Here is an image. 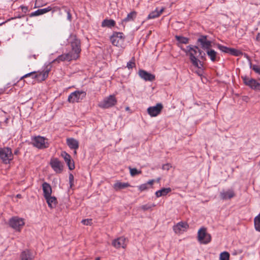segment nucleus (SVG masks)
<instances>
[{"label":"nucleus","instance_id":"1","mask_svg":"<svg viewBox=\"0 0 260 260\" xmlns=\"http://www.w3.org/2000/svg\"><path fill=\"white\" fill-rule=\"evenodd\" d=\"M80 44V40L74 38L71 42L72 51L59 55L57 58L53 60L52 62H57L59 63L60 61H71L73 59H78L81 51Z\"/></svg>","mask_w":260,"mask_h":260},{"label":"nucleus","instance_id":"2","mask_svg":"<svg viewBox=\"0 0 260 260\" xmlns=\"http://www.w3.org/2000/svg\"><path fill=\"white\" fill-rule=\"evenodd\" d=\"M182 50L184 51L186 54L189 55V59L192 64L197 68H200L199 66L201 64V61L197 58V55L198 53H201L199 48L194 46L189 45L185 48H182Z\"/></svg>","mask_w":260,"mask_h":260},{"label":"nucleus","instance_id":"3","mask_svg":"<svg viewBox=\"0 0 260 260\" xmlns=\"http://www.w3.org/2000/svg\"><path fill=\"white\" fill-rule=\"evenodd\" d=\"M51 67L47 66L45 67L42 72H38L37 73L33 72L26 74L21 77L20 80H23L24 78L31 76L32 78L37 79L38 81L41 82L44 81L48 77L49 73Z\"/></svg>","mask_w":260,"mask_h":260},{"label":"nucleus","instance_id":"4","mask_svg":"<svg viewBox=\"0 0 260 260\" xmlns=\"http://www.w3.org/2000/svg\"><path fill=\"white\" fill-rule=\"evenodd\" d=\"M12 149L7 147L0 148V159L5 164H9L13 159Z\"/></svg>","mask_w":260,"mask_h":260},{"label":"nucleus","instance_id":"5","mask_svg":"<svg viewBox=\"0 0 260 260\" xmlns=\"http://www.w3.org/2000/svg\"><path fill=\"white\" fill-rule=\"evenodd\" d=\"M117 104V99L114 95H110L98 104V106L102 109H108Z\"/></svg>","mask_w":260,"mask_h":260},{"label":"nucleus","instance_id":"6","mask_svg":"<svg viewBox=\"0 0 260 260\" xmlns=\"http://www.w3.org/2000/svg\"><path fill=\"white\" fill-rule=\"evenodd\" d=\"M32 143L35 147L41 149L48 148L49 146L48 139L40 136L34 137L32 139Z\"/></svg>","mask_w":260,"mask_h":260},{"label":"nucleus","instance_id":"7","mask_svg":"<svg viewBox=\"0 0 260 260\" xmlns=\"http://www.w3.org/2000/svg\"><path fill=\"white\" fill-rule=\"evenodd\" d=\"M198 240L201 244H207L210 242L211 236L207 232V229L205 228H202L199 230Z\"/></svg>","mask_w":260,"mask_h":260},{"label":"nucleus","instance_id":"8","mask_svg":"<svg viewBox=\"0 0 260 260\" xmlns=\"http://www.w3.org/2000/svg\"><path fill=\"white\" fill-rule=\"evenodd\" d=\"M10 226L17 231L20 232L24 225V222L22 218L17 216H14L9 220Z\"/></svg>","mask_w":260,"mask_h":260},{"label":"nucleus","instance_id":"9","mask_svg":"<svg viewBox=\"0 0 260 260\" xmlns=\"http://www.w3.org/2000/svg\"><path fill=\"white\" fill-rule=\"evenodd\" d=\"M86 94L85 91L77 90L69 95L68 100L70 103H78L82 100L85 97Z\"/></svg>","mask_w":260,"mask_h":260},{"label":"nucleus","instance_id":"10","mask_svg":"<svg viewBox=\"0 0 260 260\" xmlns=\"http://www.w3.org/2000/svg\"><path fill=\"white\" fill-rule=\"evenodd\" d=\"M124 37L122 32H114L110 38L112 44L116 46H120L124 42Z\"/></svg>","mask_w":260,"mask_h":260},{"label":"nucleus","instance_id":"11","mask_svg":"<svg viewBox=\"0 0 260 260\" xmlns=\"http://www.w3.org/2000/svg\"><path fill=\"white\" fill-rule=\"evenodd\" d=\"M242 79L244 83L254 90H260V83L254 79L248 77H242Z\"/></svg>","mask_w":260,"mask_h":260},{"label":"nucleus","instance_id":"12","mask_svg":"<svg viewBox=\"0 0 260 260\" xmlns=\"http://www.w3.org/2000/svg\"><path fill=\"white\" fill-rule=\"evenodd\" d=\"M162 109V105L161 103H158L155 106L149 107L147 110L151 117H156L161 113Z\"/></svg>","mask_w":260,"mask_h":260},{"label":"nucleus","instance_id":"13","mask_svg":"<svg viewBox=\"0 0 260 260\" xmlns=\"http://www.w3.org/2000/svg\"><path fill=\"white\" fill-rule=\"evenodd\" d=\"M50 166L56 173H60L63 170V165L57 158H52L50 162Z\"/></svg>","mask_w":260,"mask_h":260},{"label":"nucleus","instance_id":"14","mask_svg":"<svg viewBox=\"0 0 260 260\" xmlns=\"http://www.w3.org/2000/svg\"><path fill=\"white\" fill-rule=\"evenodd\" d=\"M236 196V193L232 188L222 190L220 193V197L223 200H230Z\"/></svg>","mask_w":260,"mask_h":260},{"label":"nucleus","instance_id":"15","mask_svg":"<svg viewBox=\"0 0 260 260\" xmlns=\"http://www.w3.org/2000/svg\"><path fill=\"white\" fill-rule=\"evenodd\" d=\"M127 240L125 238L121 237L114 240L112 242V245L116 248L121 247L124 248L127 245Z\"/></svg>","mask_w":260,"mask_h":260},{"label":"nucleus","instance_id":"16","mask_svg":"<svg viewBox=\"0 0 260 260\" xmlns=\"http://www.w3.org/2000/svg\"><path fill=\"white\" fill-rule=\"evenodd\" d=\"M138 74L139 76L146 81H153L155 80V76L154 75L149 73L145 70H139Z\"/></svg>","mask_w":260,"mask_h":260},{"label":"nucleus","instance_id":"17","mask_svg":"<svg viewBox=\"0 0 260 260\" xmlns=\"http://www.w3.org/2000/svg\"><path fill=\"white\" fill-rule=\"evenodd\" d=\"M188 228V225L187 223L180 222L174 226L173 230L175 233L180 234L181 233L186 231V230H187Z\"/></svg>","mask_w":260,"mask_h":260},{"label":"nucleus","instance_id":"18","mask_svg":"<svg viewBox=\"0 0 260 260\" xmlns=\"http://www.w3.org/2000/svg\"><path fill=\"white\" fill-rule=\"evenodd\" d=\"M61 156L63 158L67 163L70 170H72L75 168L74 163L71 160V156L66 151H63L61 153Z\"/></svg>","mask_w":260,"mask_h":260},{"label":"nucleus","instance_id":"19","mask_svg":"<svg viewBox=\"0 0 260 260\" xmlns=\"http://www.w3.org/2000/svg\"><path fill=\"white\" fill-rule=\"evenodd\" d=\"M198 41L201 43L202 48L205 50L206 51L211 49V42L207 40L206 36H203L199 38Z\"/></svg>","mask_w":260,"mask_h":260},{"label":"nucleus","instance_id":"20","mask_svg":"<svg viewBox=\"0 0 260 260\" xmlns=\"http://www.w3.org/2000/svg\"><path fill=\"white\" fill-rule=\"evenodd\" d=\"M67 144L71 149L76 150L79 148L78 141L74 138H68L67 139ZM74 153L76 154V151H74Z\"/></svg>","mask_w":260,"mask_h":260},{"label":"nucleus","instance_id":"21","mask_svg":"<svg viewBox=\"0 0 260 260\" xmlns=\"http://www.w3.org/2000/svg\"><path fill=\"white\" fill-rule=\"evenodd\" d=\"M165 8L164 7L161 8L160 9H159L158 8H156L155 10L151 12L148 16L147 19H154L158 17L164 11Z\"/></svg>","mask_w":260,"mask_h":260},{"label":"nucleus","instance_id":"22","mask_svg":"<svg viewBox=\"0 0 260 260\" xmlns=\"http://www.w3.org/2000/svg\"><path fill=\"white\" fill-rule=\"evenodd\" d=\"M42 189L44 198L51 195L52 188L49 183L47 182L43 183L42 184Z\"/></svg>","mask_w":260,"mask_h":260},{"label":"nucleus","instance_id":"23","mask_svg":"<svg viewBox=\"0 0 260 260\" xmlns=\"http://www.w3.org/2000/svg\"><path fill=\"white\" fill-rule=\"evenodd\" d=\"M206 52L212 61L215 62L219 60V57L217 56V53L215 50L210 49L206 50Z\"/></svg>","mask_w":260,"mask_h":260},{"label":"nucleus","instance_id":"24","mask_svg":"<svg viewBox=\"0 0 260 260\" xmlns=\"http://www.w3.org/2000/svg\"><path fill=\"white\" fill-rule=\"evenodd\" d=\"M32 253L28 250L23 251L20 255V260H34Z\"/></svg>","mask_w":260,"mask_h":260},{"label":"nucleus","instance_id":"25","mask_svg":"<svg viewBox=\"0 0 260 260\" xmlns=\"http://www.w3.org/2000/svg\"><path fill=\"white\" fill-rule=\"evenodd\" d=\"M45 199L48 205V206L51 208H53L56 207L57 201V199L55 197L51 196L45 197Z\"/></svg>","mask_w":260,"mask_h":260},{"label":"nucleus","instance_id":"26","mask_svg":"<svg viewBox=\"0 0 260 260\" xmlns=\"http://www.w3.org/2000/svg\"><path fill=\"white\" fill-rule=\"evenodd\" d=\"M129 186H131V185L128 183L121 182L120 181H117L113 185V188L116 191L125 188Z\"/></svg>","mask_w":260,"mask_h":260},{"label":"nucleus","instance_id":"27","mask_svg":"<svg viewBox=\"0 0 260 260\" xmlns=\"http://www.w3.org/2000/svg\"><path fill=\"white\" fill-rule=\"evenodd\" d=\"M172 191L170 187L162 188L161 189L157 190L155 192V194L157 198H159L162 196H165Z\"/></svg>","mask_w":260,"mask_h":260},{"label":"nucleus","instance_id":"28","mask_svg":"<svg viewBox=\"0 0 260 260\" xmlns=\"http://www.w3.org/2000/svg\"><path fill=\"white\" fill-rule=\"evenodd\" d=\"M51 10V8L50 7H48L46 8L39 9L35 12L32 13L30 14V16H39L42 14H44L47 12H48Z\"/></svg>","mask_w":260,"mask_h":260},{"label":"nucleus","instance_id":"29","mask_svg":"<svg viewBox=\"0 0 260 260\" xmlns=\"http://www.w3.org/2000/svg\"><path fill=\"white\" fill-rule=\"evenodd\" d=\"M115 25V22L114 20L112 19H105L102 23V27H108L111 28L114 26Z\"/></svg>","mask_w":260,"mask_h":260},{"label":"nucleus","instance_id":"30","mask_svg":"<svg viewBox=\"0 0 260 260\" xmlns=\"http://www.w3.org/2000/svg\"><path fill=\"white\" fill-rule=\"evenodd\" d=\"M137 13L135 11H133L128 14L127 16L122 20V22H127L128 21H133L136 17Z\"/></svg>","mask_w":260,"mask_h":260},{"label":"nucleus","instance_id":"31","mask_svg":"<svg viewBox=\"0 0 260 260\" xmlns=\"http://www.w3.org/2000/svg\"><path fill=\"white\" fill-rule=\"evenodd\" d=\"M254 223L255 230L260 232V213L254 218Z\"/></svg>","mask_w":260,"mask_h":260},{"label":"nucleus","instance_id":"32","mask_svg":"<svg viewBox=\"0 0 260 260\" xmlns=\"http://www.w3.org/2000/svg\"><path fill=\"white\" fill-rule=\"evenodd\" d=\"M175 38L180 44H186L188 43L189 39L187 38L180 36H176Z\"/></svg>","mask_w":260,"mask_h":260},{"label":"nucleus","instance_id":"33","mask_svg":"<svg viewBox=\"0 0 260 260\" xmlns=\"http://www.w3.org/2000/svg\"><path fill=\"white\" fill-rule=\"evenodd\" d=\"M229 54L238 56L242 54V52L239 50L230 48Z\"/></svg>","mask_w":260,"mask_h":260},{"label":"nucleus","instance_id":"34","mask_svg":"<svg viewBox=\"0 0 260 260\" xmlns=\"http://www.w3.org/2000/svg\"><path fill=\"white\" fill-rule=\"evenodd\" d=\"M230 254L229 252L224 251L222 252L220 254L219 259L220 260H229Z\"/></svg>","mask_w":260,"mask_h":260},{"label":"nucleus","instance_id":"35","mask_svg":"<svg viewBox=\"0 0 260 260\" xmlns=\"http://www.w3.org/2000/svg\"><path fill=\"white\" fill-rule=\"evenodd\" d=\"M217 48L222 52L226 53H229L230 48L229 47H227L226 46H223L221 44H218L217 45Z\"/></svg>","mask_w":260,"mask_h":260},{"label":"nucleus","instance_id":"36","mask_svg":"<svg viewBox=\"0 0 260 260\" xmlns=\"http://www.w3.org/2000/svg\"><path fill=\"white\" fill-rule=\"evenodd\" d=\"M155 206V205L154 204H147L146 205H142L141 207V209L144 211H146V210L151 209Z\"/></svg>","mask_w":260,"mask_h":260},{"label":"nucleus","instance_id":"37","mask_svg":"<svg viewBox=\"0 0 260 260\" xmlns=\"http://www.w3.org/2000/svg\"><path fill=\"white\" fill-rule=\"evenodd\" d=\"M129 170H130V174L132 176H135L137 175H138V174H140L141 173V171H138L136 168H129Z\"/></svg>","mask_w":260,"mask_h":260},{"label":"nucleus","instance_id":"38","mask_svg":"<svg viewBox=\"0 0 260 260\" xmlns=\"http://www.w3.org/2000/svg\"><path fill=\"white\" fill-rule=\"evenodd\" d=\"M135 67V62L134 58H132V59L127 63L126 67L128 69H132Z\"/></svg>","mask_w":260,"mask_h":260},{"label":"nucleus","instance_id":"39","mask_svg":"<svg viewBox=\"0 0 260 260\" xmlns=\"http://www.w3.org/2000/svg\"><path fill=\"white\" fill-rule=\"evenodd\" d=\"M139 189L141 191L147 190L148 188V186L147 183L143 184L138 186Z\"/></svg>","mask_w":260,"mask_h":260},{"label":"nucleus","instance_id":"40","mask_svg":"<svg viewBox=\"0 0 260 260\" xmlns=\"http://www.w3.org/2000/svg\"><path fill=\"white\" fill-rule=\"evenodd\" d=\"M252 69L256 73L260 75V66L253 65Z\"/></svg>","mask_w":260,"mask_h":260},{"label":"nucleus","instance_id":"41","mask_svg":"<svg viewBox=\"0 0 260 260\" xmlns=\"http://www.w3.org/2000/svg\"><path fill=\"white\" fill-rule=\"evenodd\" d=\"M82 223L84 225H91L92 224L91 219H86L82 220Z\"/></svg>","mask_w":260,"mask_h":260},{"label":"nucleus","instance_id":"42","mask_svg":"<svg viewBox=\"0 0 260 260\" xmlns=\"http://www.w3.org/2000/svg\"><path fill=\"white\" fill-rule=\"evenodd\" d=\"M69 181L70 187L72 188L74 184V176L72 174L69 175Z\"/></svg>","mask_w":260,"mask_h":260},{"label":"nucleus","instance_id":"43","mask_svg":"<svg viewBox=\"0 0 260 260\" xmlns=\"http://www.w3.org/2000/svg\"><path fill=\"white\" fill-rule=\"evenodd\" d=\"M172 167V166L170 164H166L162 166V169L164 170H169Z\"/></svg>","mask_w":260,"mask_h":260},{"label":"nucleus","instance_id":"44","mask_svg":"<svg viewBox=\"0 0 260 260\" xmlns=\"http://www.w3.org/2000/svg\"><path fill=\"white\" fill-rule=\"evenodd\" d=\"M154 182V180H150L149 181H148L147 183V185H152Z\"/></svg>","mask_w":260,"mask_h":260},{"label":"nucleus","instance_id":"45","mask_svg":"<svg viewBox=\"0 0 260 260\" xmlns=\"http://www.w3.org/2000/svg\"><path fill=\"white\" fill-rule=\"evenodd\" d=\"M21 9L22 11H25V10L26 11L27 10V8L26 7L23 6V7H21Z\"/></svg>","mask_w":260,"mask_h":260},{"label":"nucleus","instance_id":"46","mask_svg":"<svg viewBox=\"0 0 260 260\" xmlns=\"http://www.w3.org/2000/svg\"><path fill=\"white\" fill-rule=\"evenodd\" d=\"M256 40H260V33L257 34V36L256 37Z\"/></svg>","mask_w":260,"mask_h":260},{"label":"nucleus","instance_id":"47","mask_svg":"<svg viewBox=\"0 0 260 260\" xmlns=\"http://www.w3.org/2000/svg\"><path fill=\"white\" fill-rule=\"evenodd\" d=\"M19 153V150L18 149L15 150L14 151V154L17 155Z\"/></svg>","mask_w":260,"mask_h":260},{"label":"nucleus","instance_id":"48","mask_svg":"<svg viewBox=\"0 0 260 260\" xmlns=\"http://www.w3.org/2000/svg\"><path fill=\"white\" fill-rule=\"evenodd\" d=\"M95 260H100L99 257H96Z\"/></svg>","mask_w":260,"mask_h":260},{"label":"nucleus","instance_id":"49","mask_svg":"<svg viewBox=\"0 0 260 260\" xmlns=\"http://www.w3.org/2000/svg\"><path fill=\"white\" fill-rule=\"evenodd\" d=\"M17 197L18 198H19V197H20V194H18V195L17 196Z\"/></svg>","mask_w":260,"mask_h":260},{"label":"nucleus","instance_id":"50","mask_svg":"<svg viewBox=\"0 0 260 260\" xmlns=\"http://www.w3.org/2000/svg\"><path fill=\"white\" fill-rule=\"evenodd\" d=\"M259 80H260V78L259 79Z\"/></svg>","mask_w":260,"mask_h":260}]
</instances>
